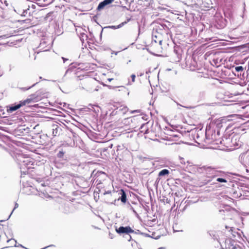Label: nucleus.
Segmentation results:
<instances>
[{"mask_svg": "<svg viewBox=\"0 0 249 249\" xmlns=\"http://www.w3.org/2000/svg\"><path fill=\"white\" fill-rule=\"evenodd\" d=\"M219 135L220 131L219 130H217V134H216L215 130L207 127L205 132V142L210 143L214 141H217L215 143L218 144L219 141L217 140V135L219 136Z\"/></svg>", "mask_w": 249, "mask_h": 249, "instance_id": "obj_1", "label": "nucleus"}, {"mask_svg": "<svg viewBox=\"0 0 249 249\" xmlns=\"http://www.w3.org/2000/svg\"><path fill=\"white\" fill-rule=\"evenodd\" d=\"M20 164L21 166V169L27 168L29 169L32 168V165H34V160L29 157L23 158L22 160H19Z\"/></svg>", "mask_w": 249, "mask_h": 249, "instance_id": "obj_2", "label": "nucleus"}, {"mask_svg": "<svg viewBox=\"0 0 249 249\" xmlns=\"http://www.w3.org/2000/svg\"><path fill=\"white\" fill-rule=\"evenodd\" d=\"M115 230L119 234L124 233L129 234L131 232H134V231L129 226H120L118 228L116 227Z\"/></svg>", "mask_w": 249, "mask_h": 249, "instance_id": "obj_3", "label": "nucleus"}, {"mask_svg": "<svg viewBox=\"0 0 249 249\" xmlns=\"http://www.w3.org/2000/svg\"><path fill=\"white\" fill-rule=\"evenodd\" d=\"M205 171L207 174L211 175L213 178L220 176V174L222 173V171L217 170L211 166L207 167L205 168Z\"/></svg>", "mask_w": 249, "mask_h": 249, "instance_id": "obj_4", "label": "nucleus"}, {"mask_svg": "<svg viewBox=\"0 0 249 249\" xmlns=\"http://www.w3.org/2000/svg\"><path fill=\"white\" fill-rule=\"evenodd\" d=\"M53 134L54 136L59 135L62 130L60 125L53 124L52 125Z\"/></svg>", "mask_w": 249, "mask_h": 249, "instance_id": "obj_5", "label": "nucleus"}, {"mask_svg": "<svg viewBox=\"0 0 249 249\" xmlns=\"http://www.w3.org/2000/svg\"><path fill=\"white\" fill-rule=\"evenodd\" d=\"M22 106L21 103L20 102L18 104H14V105H11L9 107V108L7 110H8V112L11 113V112H13L14 111L17 110V109L19 108Z\"/></svg>", "mask_w": 249, "mask_h": 249, "instance_id": "obj_6", "label": "nucleus"}, {"mask_svg": "<svg viewBox=\"0 0 249 249\" xmlns=\"http://www.w3.org/2000/svg\"><path fill=\"white\" fill-rule=\"evenodd\" d=\"M130 20V18H129L126 21L122 22L118 26H113V25L108 26L105 27V28H110V29H117L118 28H120L122 27L125 24H126Z\"/></svg>", "mask_w": 249, "mask_h": 249, "instance_id": "obj_7", "label": "nucleus"}, {"mask_svg": "<svg viewBox=\"0 0 249 249\" xmlns=\"http://www.w3.org/2000/svg\"><path fill=\"white\" fill-rule=\"evenodd\" d=\"M120 194L121 196L118 199V200H120L123 203H125L127 200L125 192L124 190L121 189Z\"/></svg>", "mask_w": 249, "mask_h": 249, "instance_id": "obj_8", "label": "nucleus"}, {"mask_svg": "<svg viewBox=\"0 0 249 249\" xmlns=\"http://www.w3.org/2000/svg\"><path fill=\"white\" fill-rule=\"evenodd\" d=\"M182 50L179 46H175L174 48V52L176 54L178 60L181 55Z\"/></svg>", "mask_w": 249, "mask_h": 249, "instance_id": "obj_9", "label": "nucleus"}, {"mask_svg": "<svg viewBox=\"0 0 249 249\" xmlns=\"http://www.w3.org/2000/svg\"><path fill=\"white\" fill-rule=\"evenodd\" d=\"M63 212L66 214H69L73 213V209L72 206H70L69 205H65L64 206V210Z\"/></svg>", "mask_w": 249, "mask_h": 249, "instance_id": "obj_10", "label": "nucleus"}, {"mask_svg": "<svg viewBox=\"0 0 249 249\" xmlns=\"http://www.w3.org/2000/svg\"><path fill=\"white\" fill-rule=\"evenodd\" d=\"M231 246H232L231 249H245V246L243 244L240 243H239V244H237L236 243L235 245H234L233 244H232L231 245Z\"/></svg>", "mask_w": 249, "mask_h": 249, "instance_id": "obj_11", "label": "nucleus"}, {"mask_svg": "<svg viewBox=\"0 0 249 249\" xmlns=\"http://www.w3.org/2000/svg\"><path fill=\"white\" fill-rule=\"evenodd\" d=\"M169 173V171L168 169H164L162 170H161L158 174V176L159 177H162L166 175H168Z\"/></svg>", "mask_w": 249, "mask_h": 249, "instance_id": "obj_12", "label": "nucleus"}, {"mask_svg": "<svg viewBox=\"0 0 249 249\" xmlns=\"http://www.w3.org/2000/svg\"><path fill=\"white\" fill-rule=\"evenodd\" d=\"M107 5L105 3V2L103 1L100 2L98 5L97 8V10L98 11H100L103 9Z\"/></svg>", "mask_w": 249, "mask_h": 249, "instance_id": "obj_13", "label": "nucleus"}, {"mask_svg": "<svg viewBox=\"0 0 249 249\" xmlns=\"http://www.w3.org/2000/svg\"><path fill=\"white\" fill-rule=\"evenodd\" d=\"M12 240H14V241L16 243L15 245H14L15 247H21L22 248H24V249H27V248H26L25 247H24V246H23L21 244H18V245H17V240L11 238V239H8L7 240V242H10Z\"/></svg>", "mask_w": 249, "mask_h": 249, "instance_id": "obj_14", "label": "nucleus"}, {"mask_svg": "<svg viewBox=\"0 0 249 249\" xmlns=\"http://www.w3.org/2000/svg\"><path fill=\"white\" fill-rule=\"evenodd\" d=\"M32 101V99H27L26 100L23 101H20V103L22 105V106H24L26 104H29L30 103H31Z\"/></svg>", "mask_w": 249, "mask_h": 249, "instance_id": "obj_15", "label": "nucleus"}, {"mask_svg": "<svg viewBox=\"0 0 249 249\" xmlns=\"http://www.w3.org/2000/svg\"><path fill=\"white\" fill-rule=\"evenodd\" d=\"M65 152L62 150H60L57 154V157L59 158H62L64 156Z\"/></svg>", "mask_w": 249, "mask_h": 249, "instance_id": "obj_16", "label": "nucleus"}, {"mask_svg": "<svg viewBox=\"0 0 249 249\" xmlns=\"http://www.w3.org/2000/svg\"><path fill=\"white\" fill-rule=\"evenodd\" d=\"M216 181L219 182L226 183L227 182V180L225 178H216Z\"/></svg>", "mask_w": 249, "mask_h": 249, "instance_id": "obj_17", "label": "nucleus"}, {"mask_svg": "<svg viewBox=\"0 0 249 249\" xmlns=\"http://www.w3.org/2000/svg\"><path fill=\"white\" fill-rule=\"evenodd\" d=\"M235 70L237 72L243 71H244V68L242 66H237L235 68Z\"/></svg>", "mask_w": 249, "mask_h": 249, "instance_id": "obj_18", "label": "nucleus"}, {"mask_svg": "<svg viewBox=\"0 0 249 249\" xmlns=\"http://www.w3.org/2000/svg\"><path fill=\"white\" fill-rule=\"evenodd\" d=\"M38 82H36V83L34 84L33 85H32L30 87H29L28 88H21L20 89L23 91H25V90H27L29 89H30L31 88L33 87L34 86H35L36 84H37Z\"/></svg>", "mask_w": 249, "mask_h": 249, "instance_id": "obj_19", "label": "nucleus"}, {"mask_svg": "<svg viewBox=\"0 0 249 249\" xmlns=\"http://www.w3.org/2000/svg\"><path fill=\"white\" fill-rule=\"evenodd\" d=\"M18 207V203H15V207H14V209L13 210V211H12V212L9 215V216H8V217L7 218V220H8L11 216V214H12L13 211H14V210H15L16 208H17Z\"/></svg>", "mask_w": 249, "mask_h": 249, "instance_id": "obj_20", "label": "nucleus"}, {"mask_svg": "<svg viewBox=\"0 0 249 249\" xmlns=\"http://www.w3.org/2000/svg\"><path fill=\"white\" fill-rule=\"evenodd\" d=\"M114 0H104L103 1L105 2V3L107 5L110 3H111Z\"/></svg>", "mask_w": 249, "mask_h": 249, "instance_id": "obj_21", "label": "nucleus"}, {"mask_svg": "<svg viewBox=\"0 0 249 249\" xmlns=\"http://www.w3.org/2000/svg\"><path fill=\"white\" fill-rule=\"evenodd\" d=\"M244 168L245 169L247 175H249V167L244 166Z\"/></svg>", "mask_w": 249, "mask_h": 249, "instance_id": "obj_22", "label": "nucleus"}, {"mask_svg": "<svg viewBox=\"0 0 249 249\" xmlns=\"http://www.w3.org/2000/svg\"><path fill=\"white\" fill-rule=\"evenodd\" d=\"M131 77L132 82H134L135 78H136V75L134 74H133L131 75Z\"/></svg>", "mask_w": 249, "mask_h": 249, "instance_id": "obj_23", "label": "nucleus"}, {"mask_svg": "<svg viewBox=\"0 0 249 249\" xmlns=\"http://www.w3.org/2000/svg\"><path fill=\"white\" fill-rule=\"evenodd\" d=\"M121 110H122L123 113H125L128 110V108L127 107H124L121 109Z\"/></svg>", "mask_w": 249, "mask_h": 249, "instance_id": "obj_24", "label": "nucleus"}, {"mask_svg": "<svg viewBox=\"0 0 249 249\" xmlns=\"http://www.w3.org/2000/svg\"><path fill=\"white\" fill-rule=\"evenodd\" d=\"M130 206V210H131L132 211V212L134 213H135L136 215H138V213H137V212H136V211L134 210V209L133 208L132 206Z\"/></svg>", "mask_w": 249, "mask_h": 249, "instance_id": "obj_25", "label": "nucleus"}, {"mask_svg": "<svg viewBox=\"0 0 249 249\" xmlns=\"http://www.w3.org/2000/svg\"><path fill=\"white\" fill-rule=\"evenodd\" d=\"M154 234H155L154 233H152V235H150V237L152 238H155V239H159L160 238V236H158L157 237H155L154 236Z\"/></svg>", "mask_w": 249, "mask_h": 249, "instance_id": "obj_26", "label": "nucleus"}, {"mask_svg": "<svg viewBox=\"0 0 249 249\" xmlns=\"http://www.w3.org/2000/svg\"><path fill=\"white\" fill-rule=\"evenodd\" d=\"M141 234L143 235L145 237H150V235H149L148 234L143 233V232L141 233Z\"/></svg>", "mask_w": 249, "mask_h": 249, "instance_id": "obj_27", "label": "nucleus"}, {"mask_svg": "<svg viewBox=\"0 0 249 249\" xmlns=\"http://www.w3.org/2000/svg\"><path fill=\"white\" fill-rule=\"evenodd\" d=\"M62 59H63V63H65L67 61H68L69 59H67V58H64L63 57H62Z\"/></svg>", "mask_w": 249, "mask_h": 249, "instance_id": "obj_28", "label": "nucleus"}, {"mask_svg": "<svg viewBox=\"0 0 249 249\" xmlns=\"http://www.w3.org/2000/svg\"><path fill=\"white\" fill-rule=\"evenodd\" d=\"M96 183H97V184L98 185L101 183V180H99L98 179H97L96 180Z\"/></svg>", "mask_w": 249, "mask_h": 249, "instance_id": "obj_29", "label": "nucleus"}, {"mask_svg": "<svg viewBox=\"0 0 249 249\" xmlns=\"http://www.w3.org/2000/svg\"><path fill=\"white\" fill-rule=\"evenodd\" d=\"M111 193V191H106L105 192L104 194V195H106V194H110Z\"/></svg>", "mask_w": 249, "mask_h": 249, "instance_id": "obj_30", "label": "nucleus"}, {"mask_svg": "<svg viewBox=\"0 0 249 249\" xmlns=\"http://www.w3.org/2000/svg\"><path fill=\"white\" fill-rule=\"evenodd\" d=\"M133 233L135 234H141V232H140V231L139 230H138L137 231H134V232Z\"/></svg>", "mask_w": 249, "mask_h": 249, "instance_id": "obj_31", "label": "nucleus"}, {"mask_svg": "<svg viewBox=\"0 0 249 249\" xmlns=\"http://www.w3.org/2000/svg\"><path fill=\"white\" fill-rule=\"evenodd\" d=\"M99 174H104V175H105V174L104 172H97V173H96V175H99Z\"/></svg>", "mask_w": 249, "mask_h": 249, "instance_id": "obj_32", "label": "nucleus"}, {"mask_svg": "<svg viewBox=\"0 0 249 249\" xmlns=\"http://www.w3.org/2000/svg\"><path fill=\"white\" fill-rule=\"evenodd\" d=\"M127 85H132V83L129 81L128 83L127 84Z\"/></svg>", "mask_w": 249, "mask_h": 249, "instance_id": "obj_33", "label": "nucleus"}, {"mask_svg": "<svg viewBox=\"0 0 249 249\" xmlns=\"http://www.w3.org/2000/svg\"><path fill=\"white\" fill-rule=\"evenodd\" d=\"M112 146H113V144H110L108 147H109L110 148H111L112 147Z\"/></svg>", "mask_w": 249, "mask_h": 249, "instance_id": "obj_34", "label": "nucleus"}, {"mask_svg": "<svg viewBox=\"0 0 249 249\" xmlns=\"http://www.w3.org/2000/svg\"><path fill=\"white\" fill-rule=\"evenodd\" d=\"M107 148H104L103 149V151H107Z\"/></svg>", "mask_w": 249, "mask_h": 249, "instance_id": "obj_35", "label": "nucleus"}, {"mask_svg": "<svg viewBox=\"0 0 249 249\" xmlns=\"http://www.w3.org/2000/svg\"><path fill=\"white\" fill-rule=\"evenodd\" d=\"M129 239H128V241H130V239H131V236H130V235H129Z\"/></svg>", "mask_w": 249, "mask_h": 249, "instance_id": "obj_36", "label": "nucleus"}, {"mask_svg": "<svg viewBox=\"0 0 249 249\" xmlns=\"http://www.w3.org/2000/svg\"><path fill=\"white\" fill-rule=\"evenodd\" d=\"M139 112L138 110H134L132 112Z\"/></svg>", "mask_w": 249, "mask_h": 249, "instance_id": "obj_37", "label": "nucleus"}, {"mask_svg": "<svg viewBox=\"0 0 249 249\" xmlns=\"http://www.w3.org/2000/svg\"><path fill=\"white\" fill-rule=\"evenodd\" d=\"M181 163H183L184 164H185V162L183 160L181 161Z\"/></svg>", "mask_w": 249, "mask_h": 249, "instance_id": "obj_38", "label": "nucleus"}, {"mask_svg": "<svg viewBox=\"0 0 249 249\" xmlns=\"http://www.w3.org/2000/svg\"><path fill=\"white\" fill-rule=\"evenodd\" d=\"M219 143H221V144H222V141H221V140H220V141H219Z\"/></svg>", "mask_w": 249, "mask_h": 249, "instance_id": "obj_39", "label": "nucleus"}, {"mask_svg": "<svg viewBox=\"0 0 249 249\" xmlns=\"http://www.w3.org/2000/svg\"><path fill=\"white\" fill-rule=\"evenodd\" d=\"M131 62V60H129V61H128V62L127 63V64H128V63L130 62Z\"/></svg>", "mask_w": 249, "mask_h": 249, "instance_id": "obj_40", "label": "nucleus"}, {"mask_svg": "<svg viewBox=\"0 0 249 249\" xmlns=\"http://www.w3.org/2000/svg\"><path fill=\"white\" fill-rule=\"evenodd\" d=\"M4 221V220H0V222H3Z\"/></svg>", "mask_w": 249, "mask_h": 249, "instance_id": "obj_41", "label": "nucleus"}, {"mask_svg": "<svg viewBox=\"0 0 249 249\" xmlns=\"http://www.w3.org/2000/svg\"><path fill=\"white\" fill-rule=\"evenodd\" d=\"M108 80L110 81L111 80H112V79H108Z\"/></svg>", "mask_w": 249, "mask_h": 249, "instance_id": "obj_42", "label": "nucleus"}, {"mask_svg": "<svg viewBox=\"0 0 249 249\" xmlns=\"http://www.w3.org/2000/svg\"><path fill=\"white\" fill-rule=\"evenodd\" d=\"M102 32H103V30L101 31V35H102Z\"/></svg>", "mask_w": 249, "mask_h": 249, "instance_id": "obj_43", "label": "nucleus"}, {"mask_svg": "<svg viewBox=\"0 0 249 249\" xmlns=\"http://www.w3.org/2000/svg\"><path fill=\"white\" fill-rule=\"evenodd\" d=\"M210 181H211V180H208V182H210Z\"/></svg>", "mask_w": 249, "mask_h": 249, "instance_id": "obj_44", "label": "nucleus"}, {"mask_svg": "<svg viewBox=\"0 0 249 249\" xmlns=\"http://www.w3.org/2000/svg\"><path fill=\"white\" fill-rule=\"evenodd\" d=\"M109 235L112 236V235H110V234H109Z\"/></svg>", "mask_w": 249, "mask_h": 249, "instance_id": "obj_45", "label": "nucleus"}, {"mask_svg": "<svg viewBox=\"0 0 249 249\" xmlns=\"http://www.w3.org/2000/svg\"><path fill=\"white\" fill-rule=\"evenodd\" d=\"M109 235L112 236V235H110V234H109Z\"/></svg>", "mask_w": 249, "mask_h": 249, "instance_id": "obj_46", "label": "nucleus"}, {"mask_svg": "<svg viewBox=\"0 0 249 249\" xmlns=\"http://www.w3.org/2000/svg\"><path fill=\"white\" fill-rule=\"evenodd\" d=\"M162 248H159V249H161Z\"/></svg>", "mask_w": 249, "mask_h": 249, "instance_id": "obj_47", "label": "nucleus"}]
</instances>
